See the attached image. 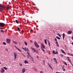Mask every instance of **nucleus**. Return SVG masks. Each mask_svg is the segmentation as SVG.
Listing matches in <instances>:
<instances>
[{
  "mask_svg": "<svg viewBox=\"0 0 73 73\" xmlns=\"http://www.w3.org/2000/svg\"><path fill=\"white\" fill-rule=\"evenodd\" d=\"M56 46H58V47H59V45H58V42H56Z\"/></svg>",
  "mask_w": 73,
  "mask_h": 73,
  "instance_id": "4468645a",
  "label": "nucleus"
},
{
  "mask_svg": "<svg viewBox=\"0 0 73 73\" xmlns=\"http://www.w3.org/2000/svg\"><path fill=\"white\" fill-rule=\"evenodd\" d=\"M67 54L69 56H73V54H71L70 53H67Z\"/></svg>",
  "mask_w": 73,
  "mask_h": 73,
  "instance_id": "9d476101",
  "label": "nucleus"
},
{
  "mask_svg": "<svg viewBox=\"0 0 73 73\" xmlns=\"http://www.w3.org/2000/svg\"><path fill=\"white\" fill-rule=\"evenodd\" d=\"M41 48L42 49V50L43 52H45V50H44V48L42 47H41Z\"/></svg>",
  "mask_w": 73,
  "mask_h": 73,
  "instance_id": "a878e982",
  "label": "nucleus"
},
{
  "mask_svg": "<svg viewBox=\"0 0 73 73\" xmlns=\"http://www.w3.org/2000/svg\"><path fill=\"white\" fill-rule=\"evenodd\" d=\"M72 40H73V36H72Z\"/></svg>",
  "mask_w": 73,
  "mask_h": 73,
  "instance_id": "864d4df0",
  "label": "nucleus"
},
{
  "mask_svg": "<svg viewBox=\"0 0 73 73\" xmlns=\"http://www.w3.org/2000/svg\"><path fill=\"white\" fill-rule=\"evenodd\" d=\"M53 54H58V52L57 51L56 52H55V51H53L52 52Z\"/></svg>",
  "mask_w": 73,
  "mask_h": 73,
  "instance_id": "423d86ee",
  "label": "nucleus"
},
{
  "mask_svg": "<svg viewBox=\"0 0 73 73\" xmlns=\"http://www.w3.org/2000/svg\"><path fill=\"white\" fill-rule=\"evenodd\" d=\"M39 50H40V49H39Z\"/></svg>",
  "mask_w": 73,
  "mask_h": 73,
  "instance_id": "0e129e2a",
  "label": "nucleus"
},
{
  "mask_svg": "<svg viewBox=\"0 0 73 73\" xmlns=\"http://www.w3.org/2000/svg\"><path fill=\"white\" fill-rule=\"evenodd\" d=\"M30 57H31V60H32L33 59V58H32V57L31 56H30Z\"/></svg>",
  "mask_w": 73,
  "mask_h": 73,
  "instance_id": "a19ab883",
  "label": "nucleus"
},
{
  "mask_svg": "<svg viewBox=\"0 0 73 73\" xmlns=\"http://www.w3.org/2000/svg\"><path fill=\"white\" fill-rule=\"evenodd\" d=\"M20 66H23V65H22V64H20Z\"/></svg>",
  "mask_w": 73,
  "mask_h": 73,
  "instance_id": "09e8293b",
  "label": "nucleus"
},
{
  "mask_svg": "<svg viewBox=\"0 0 73 73\" xmlns=\"http://www.w3.org/2000/svg\"><path fill=\"white\" fill-rule=\"evenodd\" d=\"M48 44L49 46H50V42H48Z\"/></svg>",
  "mask_w": 73,
  "mask_h": 73,
  "instance_id": "e433bc0d",
  "label": "nucleus"
},
{
  "mask_svg": "<svg viewBox=\"0 0 73 73\" xmlns=\"http://www.w3.org/2000/svg\"><path fill=\"white\" fill-rule=\"evenodd\" d=\"M34 44L36 47V48H38V44H37V43L36 41H35L34 42Z\"/></svg>",
  "mask_w": 73,
  "mask_h": 73,
  "instance_id": "7ed1b4c3",
  "label": "nucleus"
},
{
  "mask_svg": "<svg viewBox=\"0 0 73 73\" xmlns=\"http://www.w3.org/2000/svg\"><path fill=\"white\" fill-rule=\"evenodd\" d=\"M31 49L32 50H33V51H34V52H36V49H35L34 48H31Z\"/></svg>",
  "mask_w": 73,
  "mask_h": 73,
  "instance_id": "6e6552de",
  "label": "nucleus"
},
{
  "mask_svg": "<svg viewBox=\"0 0 73 73\" xmlns=\"http://www.w3.org/2000/svg\"><path fill=\"white\" fill-rule=\"evenodd\" d=\"M37 57L38 58V56H37Z\"/></svg>",
  "mask_w": 73,
  "mask_h": 73,
  "instance_id": "6e6d98bb",
  "label": "nucleus"
},
{
  "mask_svg": "<svg viewBox=\"0 0 73 73\" xmlns=\"http://www.w3.org/2000/svg\"><path fill=\"white\" fill-rule=\"evenodd\" d=\"M1 64V62H0V64Z\"/></svg>",
  "mask_w": 73,
  "mask_h": 73,
  "instance_id": "e2e57ef3",
  "label": "nucleus"
},
{
  "mask_svg": "<svg viewBox=\"0 0 73 73\" xmlns=\"http://www.w3.org/2000/svg\"><path fill=\"white\" fill-rule=\"evenodd\" d=\"M71 65H72V66H73V64H72V63H71Z\"/></svg>",
  "mask_w": 73,
  "mask_h": 73,
  "instance_id": "3c124183",
  "label": "nucleus"
},
{
  "mask_svg": "<svg viewBox=\"0 0 73 73\" xmlns=\"http://www.w3.org/2000/svg\"><path fill=\"white\" fill-rule=\"evenodd\" d=\"M60 56H61V57H63V55L62 54H60Z\"/></svg>",
  "mask_w": 73,
  "mask_h": 73,
  "instance_id": "ea45409f",
  "label": "nucleus"
},
{
  "mask_svg": "<svg viewBox=\"0 0 73 73\" xmlns=\"http://www.w3.org/2000/svg\"><path fill=\"white\" fill-rule=\"evenodd\" d=\"M40 73H43V72H42V71H40Z\"/></svg>",
  "mask_w": 73,
  "mask_h": 73,
  "instance_id": "49530a36",
  "label": "nucleus"
},
{
  "mask_svg": "<svg viewBox=\"0 0 73 73\" xmlns=\"http://www.w3.org/2000/svg\"><path fill=\"white\" fill-rule=\"evenodd\" d=\"M0 10L1 11H4V7L0 5Z\"/></svg>",
  "mask_w": 73,
  "mask_h": 73,
  "instance_id": "f257e3e1",
  "label": "nucleus"
},
{
  "mask_svg": "<svg viewBox=\"0 0 73 73\" xmlns=\"http://www.w3.org/2000/svg\"><path fill=\"white\" fill-rule=\"evenodd\" d=\"M14 56L15 57L14 58L15 59H16V57H17V54H16V53H14Z\"/></svg>",
  "mask_w": 73,
  "mask_h": 73,
  "instance_id": "0eeeda50",
  "label": "nucleus"
},
{
  "mask_svg": "<svg viewBox=\"0 0 73 73\" xmlns=\"http://www.w3.org/2000/svg\"><path fill=\"white\" fill-rule=\"evenodd\" d=\"M13 43H14L15 44H17V42H16V41H13Z\"/></svg>",
  "mask_w": 73,
  "mask_h": 73,
  "instance_id": "cd10ccee",
  "label": "nucleus"
},
{
  "mask_svg": "<svg viewBox=\"0 0 73 73\" xmlns=\"http://www.w3.org/2000/svg\"><path fill=\"white\" fill-rule=\"evenodd\" d=\"M25 69L23 68L22 69V73H25Z\"/></svg>",
  "mask_w": 73,
  "mask_h": 73,
  "instance_id": "1a4fd4ad",
  "label": "nucleus"
},
{
  "mask_svg": "<svg viewBox=\"0 0 73 73\" xmlns=\"http://www.w3.org/2000/svg\"><path fill=\"white\" fill-rule=\"evenodd\" d=\"M36 53H38V51L37 50H36Z\"/></svg>",
  "mask_w": 73,
  "mask_h": 73,
  "instance_id": "a18cd8bd",
  "label": "nucleus"
},
{
  "mask_svg": "<svg viewBox=\"0 0 73 73\" xmlns=\"http://www.w3.org/2000/svg\"><path fill=\"white\" fill-rule=\"evenodd\" d=\"M63 63L64 65H68V64H67V63H66V62L65 61L63 62Z\"/></svg>",
  "mask_w": 73,
  "mask_h": 73,
  "instance_id": "dca6fc26",
  "label": "nucleus"
},
{
  "mask_svg": "<svg viewBox=\"0 0 73 73\" xmlns=\"http://www.w3.org/2000/svg\"><path fill=\"white\" fill-rule=\"evenodd\" d=\"M17 49H18V50L19 51V52H21V50L20 49H19V48H17Z\"/></svg>",
  "mask_w": 73,
  "mask_h": 73,
  "instance_id": "72a5a7b5",
  "label": "nucleus"
},
{
  "mask_svg": "<svg viewBox=\"0 0 73 73\" xmlns=\"http://www.w3.org/2000/svg\"><path fill=\"white\" fill-rule=\"evenodd\" d=\"M22 13H24V12H22Z\"/></svg>",
  "mask_w": 73,
  "mask_h": 73,
  "instance_id": "052dcab7",
  "label": "nucleus"
},
{
  "mask_svg": "<svg viewBox=\"0 0 73 73\" xmlns=\"http://www.w3.org/2000/svg\"><path fill=\"white\" fill-rule=\"evenodd\" d=\"M26 51H27V52H29V50H28V48H26Z\"/></svg>",
  "mask_w": 73,
  "mask_h": 73,
  "instance_id": "c9c22d12",
  "label": "nucleus"
},
{
  "mask_svg": "<svg viewBox=\"0 0 73 73\" xmlns=\"http://www.w3.org/2000/svg\"><path fill=\"white\" fill-rule=\"evenodd\" d=\"M3 68H4V69H5V70H7L8 69V68H7V67H3Z\"/></svg>",
  "mask_w": 73,
  "mask_h": 73,
  "instance_id": "c85d7f7f",
  "label": "nucleus"
},
{
  "mask_svg": "<svg viewBox=\"0 0 73 73\" xmlns=\"http://www.w3.org/2000/svg\"><path fill=\"white\" fill-rule=\"evenodd\" d=\"M30 32H33V30H32V29H31L30 30Z\"/></svg>",
  "mask_w": 73,
  "mask_h": 73,
  "instance_id": "c03bdc74",
  "label": "nucleus"
},
{
  "mask_svg": "<svg viewBox=\"0 0 73 73\" xmlns=\"http://www.w3.org/2000/svg\"><path fill=\"white\" fill-rule=\"evenodd\" d=\"M57 35L58 36H59L60 37H61V35H60V34H59V33H57Z\"/></svg>",
  "mask_w": 73,
  "mask_h": 73,
  "instance_id": "393cba45",
  "label": "nucleus"
},
{
  "mask_svg": "<svg viewBox=\"0 0 73 73\" xmlns=\"http://www.w3.org/2000/svg\"><path fill=\"white\" fill-rule=\"evenodd\" d=\"M6 50H7V51L8 52V49H6Z\"/></svg>",
  "mask_w": 73,
  "mask_h": 73,
  "instance_id": "8fccbe9b",
  "label": "nucleus"
},
{
  "mask_svg": "<svg viewBox=\"0 0 73 73\" xmlns=\"http://www.w3.org/2000/svg\"><path fill=\"white\" fill-rule=\"evenodd\" d=\"M6 41L8 44H9L11 42V40L8 38L7 39Z\"/></svg>",
  "mask_w": 73,
  "mask_h": 73,
  "instance_id": "20e7f679",
  "label": "nucleus"
},
{
  "mask_svg": "<svg viewBox=\"0 0 73 73\" xmlns=\"http://www.w3.org/2000/svg\"><path fill=\"white\" fill-rule=\"evenodd\" d=\"M21 31L22 32H23V31L22 30V31Z\"/></svg>",
  "mask_w": 73,
  "mask_h": 73,
  "instance_id": "680f3d73",
  "label": "nucleus"
},
{
  "mask_svg": "<svg viewBox=\"0 0 73 73\" xmlns=\"http://www.w3.org/2000/svg\"><path fill=\"white\" fill-rule=\"evenodd\" d=\"M14 47H15V48H16L17 49V47L16 46H14Z\"/></svg>",
  "mask_w": 73,
  "mask_h": 73,
  "instance_id": "de8ad7c7",
  "label": "nucleus"
},
{
  "mask_svg": "<svg viewBox=\"0 0 73 73\" xmlns=\"http://www.w3.org/2000/svg\"><path fill=\"white\" fill-rule=\"evenodd\" d=\"M56 38H57L58 39V40H60V37H59L58 36H56Z\"/></svg>",
  "mask_w": 73,
  "mask_h": 73,
  "instance_id": "4be33fe9",
  "label": "nucleus"
},
{
  "mask_svg": "<svg viewBox=\"0 0 73 73\" xmlns=\"http://www.w3.org/2000/svg\"><path fill=\"white\" fill-rule=\"evenodd\" d=\"M64 37H65V34L64 33L63 34V40H64Z\"/></svg>",
  "mask_w": 73,
  "mask_h": 73,
  "instance_id": "6ab92c4d",
  "label": "nucleus"
},
{
  "mask_svg": "<svg viewBox=\"0 0 73 73\" xmlns=\"http://www.w3.org/2000/svg\"><path fill=\"white\" fill-rule=\"evenodd\" d=\"M25 44L26 45V46H27V43L26 42H25Z\"/></svg>",
  "mask_w": 73,
  "mask_h": 73,
  "instance_id": "473e14b6",
  "label": "nucleus"
},
{
  "mask_svg": "<svg viewBox=\"0 0 73 73\" xmlns=\"http://www.w3.org/2000/svg\"><path fill=\"white\" fill-rule=\"evenodd\" d=\"M55 40L56 41H57V38H55Z\"/></svg>",
  "mask_w": 73,
  "mask_h": 73,
  "instance_id": "37998d69",
  "label": "nucleus"
},
{
  "mask_svg": "<svg viewBox=\"0 0 73 73\" xmlns=\"http://www.w3.org/2000/svg\"><path fill=\"white\" fill-rule=\"evenodd\" d=\"M72 33V31H68V34H69V35H70Z\"/></svg>",
  "mask_w": 73,
  "mask_h": 73,
  "instance_id": "39448f33",
  "label": "nucleus"
},
{
  "mask_svg": "<svg viewBox=\"0 0 73 73\" xmlns=\"http://www.w3.org/2000/svg\"><path fill=\"white\" fill-rule=\"evenodd\" d=\"M32 60V61H33V62H34V61H35V60H34V59H33Z\"/></svg>",
  "mask_w": 73,
  "mask_h": 73,
  "instance_id": "79ce46f5",
  "label": "nucleus"
},
{
  "mask_svg": "<svg viewBox=\"0 0 73 73\" xmlns=\"http://www.w3.org/2000/svg\"><path fill=\"white\" fill-rule=\"evenodd\" d=\"M3 44H4L5 45H6V43H5V42H3Z\"/></svg>",
  "mask_w": 73,
  "mask_h": 73,
  "instance_id": "f704fd0d",
  "label": "nucleus"
},
{
  "mask_svg": "<svg viewBox=\"0 0 73 73\" xmlns=\"http://www.w3.org/2000/svg\"><path fill=\"white\" fill-rule=\"evenodd\" d=\"M1 29H3V28H1Z\"/></svg>",
  "mask_w": 73,
  "mask_h": 73,
  "instance_id": "bf43d9fd",
  "label": "nucleus"
},
{
  "mask_svg": "<svg viewBox=\"0 0 73 73\" xmlns=\"http://www.w3.org/2000/svg\"><path fill=\"white\" fill-rule=\"evenodd\" d=\"M22 49H23V50H24L25 52H27V48H23V47H22Z\"/></svg>",
  "mask_w": 73,
  "mask_h": 73,
  "instance_id": "ddd939ff",
  "label": "nucleus"
},
{
  "mask_svg": "<svg viewBox=\"0 0 73 73\" xmlns=\"http://www.w3.org/2000/svg\"><path fill=\"white\" fill-rule=\"evenodd\" d=\"M67 58L68 60L70 62V58H69L68 57H67Z\"/></svg>",
  "mask_w": 73,
  "mask_h": 73,
  "instance_id": "5701e85b",
  "label": "nucleus"
},
{
  "mask_svg": "<svg viewBox=\"0 0 73 73\" xmlns=\"http://www.w3.org/2000/svg\"><path fill=\"white\" fill-rule=\"evenodd\" d=\"M29 56H30V55H27V58H28L29 57Z\"/></svg>",
  "mask_w": 73,
  "mask_h": 73,
  "instance_id": "58836bf2",
  "label": "nucleus"
},
{
  "mask_svg": "<svg viewBox=\"0 0 73 73\" xmlns=\"http://www.w3.org/2000/svg\"><path fill=\"white\" fill-rule=\"evenodd\" d=\"M41 44L42 45V47L44 49H45V46H44V44Z\"/></svg>",
  "mask_w": 73,
  "mask_h": 73,
  "instance_id": "aec40b11",
  "label": "nucleus"
},
{
  "mask_svg": "<svg viewBox=\"0 0 73 73\" xmlns=\"http://www.w3.org/2000/svg\"><path fill=\"white\" fill-rule=\"evenodd\" d=\"M5 23H0V27H4L5 26Z\"/></svg>",
  "mask_w": 73,
  "mask_h": 73,
  "instance_id": "f03ea898",
  "label": "nucleus"
},
{
  "mask_svg": "<svg viewBox=\"0 0 73 73\" xmlns=\"http://www.w3.org/2000/svg\"><path fill=\"white\" fill-rule=\"evenodd\" d=\"M45 43L46 45L47 44V42H46V39L44 40Z\"/></svg>",
  "mask_w": 73,
  "mask_h": 73,
  "instance_id": "bb28decb",
  "label": "nucleus"
},
{
  "mask_svg": "<svg viewBox=\"0 0 73 73\" xmlns=\"http://www.w3.org/2000/svg\"><path fill=\"white\" fill-rule=\"evenodd\" d=\"M17 30L18 32H20V28L19 27L17 28Z\"/></svg>",
  "mask_w": 73,
  "mask_h": 73,
  "instance_id": "b1692460",
  "label": "nucleus"
},
{
  "mask_svg": "<svg viewBox=\"0 0 73 73\" xmlns=\"http://www.w3.org/2000/svg\"><path fill=\"white\" fill-rule=\"evenodd\" d=\"M48 65L49 66L50 68H51V69H52V66H50L49 63H48Z\"/></svg>",
  "mask_w": 73,
  "mask_h": 73,
  "instance_id": "2eb2a0df",
  "label": "nucleus"
},
{
  "mask_svg": "<svg viewBox=\"0 0 73 73\" xmlns=\"http://www.w3.org/2000/svg\"><path fill=\"white\" fill-rule=\"evenodd\" d=\"M0 31L2 33H4V30H1Z\"/></svg>",
  "mask_w": 73,
  "mask_h": 73,
  "instance_id": "c756f323",
  "label": "nucleus"
},
{
  "mask_svg": "<svg viewBox=\"0 0 73 73\" xmlns=\"http://www.w3.org/2000/svg\"><path fill=\"white\" fill-rule=\"evenodd\" d=\"M25 64H28L29 62H28L27 61V60H25Z\"/></svg>",
  "mask_w": 73,
  "mask_h": 73,
  "instance_id": "a211bd4d",
  "label": "nucleus"
},
{
  "mask_svg": "<svg viewBox=\"0 0 73 73\" xmlns=\"http://www.w3.org/2000/svg\"><path fill=\"white\" fill-rule=\"evenodd\" d=\"M5 71V70H4V69L3 68L1 71V73H4V72Z\"/></svg>",
  "mask_w": 73,
  "mask_h": 73,
  "instance_id": "9b49d317",
  "label": "nucleus"
},
{
  "mask_svg": "<svg viewBox=\"0 0 73 73\" xmlns=\"http://www.w3.org/2000/svg\"><path fill=\"white\" fill-rule=\"evenodd\" d=\"M53 60L56 62V64H57V59H56V58H54Z\"/></svg>",
  "mask_w": 73,
  "mask_h": 73,
  "instance_id": "f8f14e48",
  "label": "nucleus"
},
{
  "mask_svg": "<svg viewBox=\"0 0 73 73\" xmlns=\"http://www.w3.org/2000/svg\"><path fill=\"white\" fill-rule=\"evenodd\" d=\"M61 51L64 54H66V53H65V52H64V50H62Z\"/></svg>",
  "mask_w": 73,
  "mask_h": 73,
  "instance_id": "f3484780",
  "label": "nucleus"
},
{
  "mask_svg": "<svg viewBox=\"0 0 73 73\" xmlns=\"http://www.w3.org/2000/svg\"><path fill=\"white\" fill-rule=\"evenodd\" d=\"M15 21L16 22V23L17 24H19V21H18V20H15Z\"/></svg>",
  "mask_w": 73,
  "mask_h": 73,
  "instance_id": "412c9836",
  "label": "nucleus"
},
{
  "mask_svg": "<svg viewBox=\"0 0 73 73\" xmlns=\"http://www.w3.org/2000/svg\"><path fill=\"white\" fill-rule=\"evenodd\" d=\"M27 53L28 54V55L30 56V54L28 52H27Z\"/></svg>",
  "mask_w": 73,
  "mask_h": 73,
  "instance_id": "4c0bfd02",
  "label": "nucleus"
},
{
  "mask_svg": "<svg viewBox=\"0 0 73 73\" xmlns=\"http://www.w3.org/2000/svg\"><path fill=\"white\" fill-rule=\"evenodd\" d=\"M44 64L45 65V62H44Z\"/></svg>",
  "mask_w": 73,
  "mask_h": 73,
  "instance_id": "5fc2aeb1",
  "label": "nucleus"
},
{
  "mask_svg": "<svg viewBox=\"0 0 73 73\" xmlns=\"http://www.w3.org/2000/svg\"><path fill=\"white\" fill-rule=\"evenodd\" d=\"M71 65H72V66H73V64H72V63H71Z\"/></svg>",
  "mask_w": 73,
  "mask_h": 73,
  "instance_id": "603ef678",
  "label": "nucleus"
},
{
  "mask_svg": "<svg viewBox=\"0 0 73 73\" xmlns=\"http://www.w3.org/2000/svg\"><path fill=\"white\" fill-rule=\"evenodd\" d=\"M35 70L36 71H37V70H36V69H35Z\"/></svg>",
  "mask_w": 73,
  "mask_h": 73,
  "instance_id": "4d7b16f0",
  "label": "nucleus"
},
{
  "mask_svg": "<svg viewBox=\"0 0 73 73\" xmlns=\"http://www.w3.org/2000/svg\"><path fill=\"white\" fill-rule=\"evenodd\" d=\"M63 70L64 72H65V69L64 68V67H62Z\"/></svg>",
  "mask_w": 73,
  "mask_h": 73,
  "instance_id": "7c9ffc66",
  "label": "nucleus"
},
{
  "mask_svg": "<svg viewBox=\"0 0 73 73\" xmlns=\"http://www.w3.org/2000/svg\"><path fill=\"white\" fill-rule=\"evenodd\" d=\"M70 63L71 64V63H72V62H71V61H70Z\"/></svg>",
  "mask_w": 73,
  "mask_h": 73,
  "instance_id": "13d9d810",
  "label": "nucleus"
},
{
  "mask_svg": "<svg viewBox=\"0 0 73 73\" xmlns=\"http://www.w3.org/2000/svg\"><path fill=\"white\" fill-rule=\"evenodd\" d=\"M7 9H10V7L7 6Z\"/></svg>",
  "mask_w": 73,
  "mask_h": 73,
  "instance_id": "2f4dec72",
  "label": "nucleus"
}]
</instances>
